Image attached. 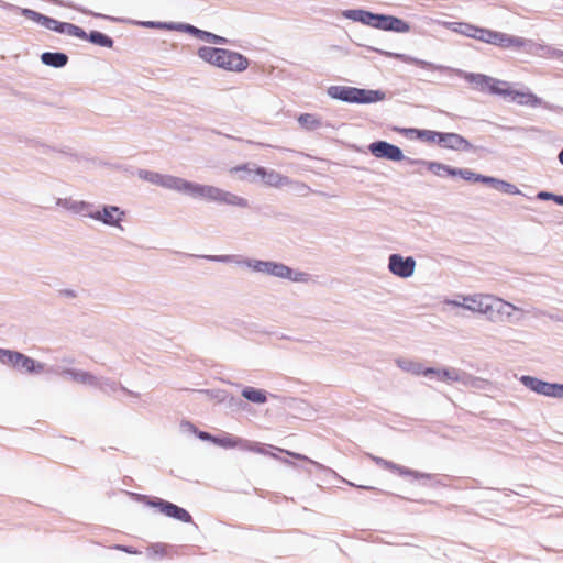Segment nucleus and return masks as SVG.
<instances>
[{"instance_id":"nucleus-1","label":"nucleus","mask_w":563,"mask_h":563,"mask_svg":"<svg viewBox=\"0 0 563 563\" xmlns=\"http://www.w3.org/2000/svg\"><path fill=\"white\" fill-rule=\"evenodd\" d=\"M178 192L207 202H216L238 208H249L250 206L249 200L242 196L213 185L194 183L184 178L181 179Z\"/></svg>"},{"instance_id":"nucleus-2","label":"nucleus","mask_w":563,"mask_h":563,"mask_svg":"<svg viewBox=\"0 0 563 563\" xmlns=\"http://www.w3.org/2000/svg\"><path fill=\"white\" fill-rule=\"evenodd\" d=\"M340 14L344 19L383 31L396 33H408L410 31V25L407 22L394 15L372 13L364 9H347L341 11Z\"/></svg>"},{"instance_id":"nucleus-3","label":"nucleus","mask_w":563,"mask_h":563,"mask_svg":"<svg viewBox=\"0 0 563 563\" xmlns=\"http://www.w3.org/2000/svg\"><path fill=\"white\" fill-rule=\"evenodd\" d=\"M197 56L211 66L231 73H242L250 65L249 59L244 55L225 48L201 46L197 51Z\"/></svg>"},{"instance_id":"nucleus-4","label":"nucleus","mask_w":563,"mask_h":563,"mask_svg":"<svg viewBox=\"0 0 563 563\" xmlns=\"http://www.w3.org/2000/svg\"><path fill=\"white\" fill-rule=\"evenodd\" d=\"M482 316L494 323H514L522 320L525 311L494 295H486Z\"/></svg>"},{"instance_id":"nucleus-5","label":"nucleus","mask_w":563,"mask_h":563,"mask_svg":"<svg viewBox=\"0 0 563 563\" xmlns=\"http://www.w3.org/2000/svg\"><path fill=\"white\" fill-rule=\"evenodd\" d=\"M253 273L278 277L282 279H288L296 283H303L308 280V274L300 271H295L285 264L262 261L255 258H242V265Z\"/></svg>"},{"instance_id":"nucleus-6","label":"nucleus","mask_w":563,"mask_h":563,"mask_svg":"<svg viewBox=\"0 0 563 563\" xmlns=\"http://www.w3.org/2000/svg\"><path fill=\"white\" fill-rule=\"evenodd\" d=\"M446 68V70L452 71L465 79L468 84L472 85L473 89L481 92H488L490 95L500 96V92H503V87L506 86L505 80H500L484 74L467 73L462 69H454L450 67ZM440 70L443 71L444 69Z\"/></svg>"},{"instance_id":"nucleus-7","label":"nucleus","mask_w":563,"mask_h":563,"mask_svg":"<svg viewBox=\"0 0 563 563\" xmlns=\"http://www.w3.org/2000/svg\"><path fill=\"white\" fill-rule=\"evenodd\" d=\"M125 211L118 206L104 205L101 208H95V206L90 203V209L86 217L107 227H112L122 231L123 228L121 223L125 219Z\"/></svg>"},{"instance_id":"nucleus-8","label":"nucleus","mask_w":563,"mask_h":563,"mask_svg":"<svg viewBox=\"0 0 563 563\" xmlns=\"http://www.w3.org/2000/svg\"><path fill=\"white\" fill-rule=\"evenodd\" d=\"M500 96L508 98L510 101L516 102L519 106H526L530 108L544 107L550 108L542 98L538 97L530 90H517L514 89L511 84L506 81V86L503 87Z\"/></svg>"},{"instance_id":"nucleus-9","label":"nucleus","mask_w":563,"mask_h":563,"mask_svg":"<svg viewBox=\"0 0 563 563\" xmlns=\"http://www.w3.org/2000/svg\"><path fill=\"white\" fill-rule=\"evenodd\" d=\"M484 43L492 44L505 49H521L526 48L528 40L525 37L487 29L485 33Z\"/></svg>"},{"instance_id":"nucleus-10","label":"nucleus","mask_w":563,"mask_h":563,"mask_svg":"<svg viewBox=\"0 0 563 563\" xmlns=\"http://www.w3.org/2000/svg\"><path fill=\"white\" fill-rule=\"evenodd\" d=\"M417 262L412 256L394 253L388 257V271L399 278H410L416 271Z\"/></svg>"},{"instance_id":"nucleus-11","label":"nucleus","mask_w":563,"mask_h":563,"mask_svg":"<svg viewBox=\"0 0 563 563\" xmlns=\"http://www.w3.org/2000/svg\"><path fill=\"white\" fill-rule=\"evenodd\" d=\"M368 150L376 158L391 162L406 161L408 163L409 157L404 155L401 148L386 141L373 142L368 145Z\"/></svg>"},{"instance_id":"nucleus-12","label":"nucleus","mask_w":563,"mask_h":563,"mask_svg":"<svg viewBox=\"0 0 563 563\" xmlns=\"http://www.w3.org/2000/svg\"><path fill=\"white\" fill-rule=\"evenodd\" d=\"M137 176L140 179L148 181L153 185L159 186L165 189L177 191L179 190L181 184V177L168 175V174H159L156 172L140 169L137 172Z\"/></svg>"},{"instance_id":"nucleus-13","label":"nucleus","mask_w":563,"mask_h":563,"mask_svg":"<svg viewBox=\"0 0 563 563\" xmlns=\"http://www.w3.org/2000/svg\"><path fill=\"white\" fill-rule=\"evenodd\" d=\"M148 505L157 508L166 517L174 518L181 522H191L192 521L190 514L186 509H184L175 504H172L169 501L157 498L155 500L150 501Z\"/></svg>"},{"instance_id":"nucleus-14","label":"nucleus","mask_w":563,"mask_h":563,"mask_svg":"<svg viewBox=\"0 0 563 563\" xmlns=\"http://www.w3.org/2000/svg\"><path fill=\"white\" fill-rule=\"evenodd\" d=\"M440 24L457 34L478 40L484 42L487 29L478 27L476 25L464 22H448L442 21Z\"/></svg>"},{"instance_id":"nucleus-15","label":"nucleus","mask_w":563,"mask_h":563,"mask_svg":"<svg viewBox=\"0 0 563 563\" xmlns=\"http://www.w3.org/2000/svg\"><path fill=\"white\" fill-rule=\"evenodd\" d=\"M461 371L456 367H427L424 377L452 385L457 384Z\"/></svg>"},{"instance_id":"nucleus-16","label":"nucleus","mask_w":563,"mask_h":563,"mask_svg":"<svg viewBox=\"0 0 563 563\" xmlns=\"http://www.w3.org/2000/svg\"><path fill=\"white\" fill-rule=\"evenodd\" d=\"M14 8L16 10H19L20 13L24 18H26V19H29V20L40 24L41 26H43V27H45L47 30H51V31H54V32L60 34V26H63L64 22H60V21H57V20H55L53 18L46 16V15H44V14H42L40 12H36V11L32 10V9L18 8V7H14Z\"/></svg>"},{"instance_id":"nucleus-17","label":"nucleus","mask_w":563,"mask_h":563,"mask_svg":"<svg viewBox=\"0 0 563 563\" xmlns=\"http://www.w3.org/2000/svg\"><path fill=\"white\" fill-rule=\"evenodd\" d=\"M526 47L528 48V52L530 54L541 58L563 59V51L555 48L549 44L536 43L531 40H528V44Z\"/></svg>"},{"instance_id":"nucleus-18","label":"nucleus","mask_w":563,"mask_h":563,"mask_svg":"<svg viewBox=\"0 0 563 563\" xmlns=\"http://www.w3.org/2000/svg\"><path fill=\"white\" fill-rule=\"evenodd\" d=\"M55 206L73 214H78L82 217H86L90 209V202L77 200L71 197L56 198Z\"/></svg>"},{"instance_id":"nucleus-19","label":"nucleus","mask_w":563,"mask_h":563,"mask_svg":"<svg viewBox=\"0 0 563 563\" xmlns=\"http://www.w3.org/2000/svg\"><path fill=\"white\" fill-rule=\"evenodd\" d=\"M368 457L372 461H374L378 466H380L383 468H386V470H389V471H393V472H397L401 476H412L416 479H418V478H431L430 474L419 473V472L406 468L404 466L397 465V464H395V463H393L390 461H387L385 459H382V457H378V456H375V455H372V454H368Z\"/></svg>"},{"instance_id":"nucleus-20","label":"nucleus","mask_w":563,"mask_h":563,"mask_svg":"<svg viewBox=\"0 0 563 563\" xmlns=\"http://www.w3.org/2000/svg\"><path fill=\"white\" fill-rule=\"evenodd\" d=\"M257 176L268 187L273 188H282L289 186L291 184V179L287 176L282 175L280 173L263 167L262 169H257Z\"/></svg>"},{"instance_id":"nucleus-21","label":"nucleus","mask_w":563,"mask_h":563,"mask_svg":"<svg viewBox=\"0 0 563 563\" xmlns=\"http://www.w3.org/2000/svg\"><path fill=\"white\" fill-rule=\"evenodd\" d=\"M386 99V93L382 90L362 89L354 87L352 103L371 104Z\"/></svg>"},{"instance_id":"nucleus-22","label":"nucleus","mask_w":563,"mask_h":563,"mask_svg":"<svg viewBox=\"0 0 563 563\" xmlns=\"http://www.w3.org/2000/svg\"><path fill=\"white\" fill-rule=\"evenodd\" d=\"M71 382L81 384V385H86V386L99 387L103 390H106L107 387L112 388V384H110L107 379L97 377L93 374L82 371V369H77L74 373V376L71 377Z\"/></svg>"},{"instance_id":"nucleus-23","label":"nucleus","mask_w":563,"mask_h":563,"mask_svg":"<svg viewBox=\"0 0 563 563\" xmlns=\"http://www.w3.org/2000/svg\"><path fill=\"white\" fill-rule=\"evenodd\" d=\"M408 164L424 167L439 177L455 176L454 168L442 163L408 158Z\"/></svg>"},{"instance_id":"nucleus-24","label":"nucleus","mask_w":563,"mask_h":563,"mask_svg":"<svg viewBox=\"0 0 563 563\" xmlns=\"http://www.w3.org/2000/svg\"><path fill=\"white\" fill-rule=\"evenodd\" d=\"M519 380L529 390L550 398L552 383L544 382L530 375H522Z\"/></svg>"},{"instance_id":"nucleus-25","label":"nucleus","mask_w":563,"mask_h":563,"mask_svg":"<svg viewBox=\"0 0 563 563\" xmlns=\"http://www.w3.org/2000/svg\"><path fill=\"white\" fill-rule=\"evenodd\" d=\"M377 52L380 55H383V56L390 57V58H397V59H399V60H401L404 63L415 64V65H417L419 67L429 68V69H433V70H437V69H448L446 66L435 65L433 63H430V62H427V60H422V59L412 57L410 55L400 54V53H393V52L382 51V49H378Z\"/></svg>"},{"instance_id":"nucleus-26","label":"nucleus","mask_w":563,"mask_h":563,"mask_svg":"<svg viewBox=\"0 0 563 563\" xmlns=\"http://www.w3.org/2000/svg\"><path fill=\"white\" fill-rule=\"evenodd\" d=\"M440 144L450 150L470 151L472 144L462 135L456 133H443L440 136Z\"/></svg>"},{"instance_id":"nucleus-27","label":"nucleus","mask_w":563,"mask_h":563,"mask_svg":"<svg viewBox=\"0 0 563 563\" xmlns=\"http://www.w3.org/2000/svg\"><path fill=\"white\" fill-rule=\"evenodd\" d=\"M262 166L255 164H243L240 166L231 167L229 173L232 175H239L238 178L242 181L255 183L257 178V169H262Z\"/></svg>"},{"instance_id":"nucleus-28","label":"nucleus","mask_w":563,"mask_h":563,"mask_svg":"<svg viewBox=\"0 0 563 563\" xmlns=\"http://www.w3.org/2000/svg\"><path fill=\"white\" fill-rule=\"evenodd\" d=\"M457 384L476 390H485L490 385L489 380L474 376L463 369L461 371Z\"/></svg>"},{"instance_id":"nucleus-29","label":"nucleus","mask_w":563,"mask_h":563,"mask_svg":"<svg viewBox=\"0 0 563 563\" xmlns=\"http://www.w3.org/2000/svg\"><path fill=\"white\" fill-rule=\"evenodd\" d=\"M353 90H354V87H351V86H330L327 89V95L331 99L352 103Z\"/></svg>"},{"instance_id":"nucleus-30","label":"nucleus","mask_w":563,"mask_h":563,"mask_svg":"<svg viewBox=\"0 0 563 563\" xmlns=\"http://www.w3.org/2000/svg\"><path fill=\"white\" fill-rule=\"evenodd\" d=\"M487 294H473L464 297V309L473 313L482 314Z\"/></svg>"},{"instance_id":"nucleus-31","label":"nucleus","mask_w":563,"mask_h":563,"mask_svg":"<svg viewBox=\"0 0 563 563\" xmlns=\"http://www.w3.org/2000/svg\"><path fill=\"white\" fill-rule=\"evenodd\" d=\"M481 183L489 184L497 190H500L505 194H509V195H519L520 194V190L515 185L507 183L505 180L494 178V177L484 176L483 178H481Z\"/></svg>"},{"instance_id":"nucleus-32","label":"nucleus","mask_w":563,"mask_h":563,"mask_svg":"<svg viewBox=\"0 0 563 563\" xmlns=\"http://www.w3.org/2000/svg\"><path fill=\"white\" fill-rule=\"evenodd\" d=\"M16 369L24 371L26 373H42L45 368L43 363H38L35 360L20 353Z\"/></svg>"},{"instance_id":"nucleus-33","label":"nucleus","mask_w":563,"mask_h":563,"mask_svg":"<svg viewBox=\"0 0 563 563\" xmlns=\"http://www.w3.org/2000/svg\"><path fill=\"white\" fill-rule=\"evenodd\" d=\"M41 60L46 66H51V67H55V68H60V67H64L67 64L68 57L64 53L46 52V53H43L41 55Z\"/></svg>"},{"instance_id":"nucleus-34","label":"nucleus","mask_w":563,"mask_h":563,"mask_svg":"<svg viewBox=\"0 0 563 563\" xmlns=\"http://www.w3.org/2000/svg\"><path fill=\"white\" fill-rule=\"evenodd\" d=\"M245 440L229 433H225L221 437H216L213 440V444L219 445L224 449H234L239 448L243 450Z\"/></svg>"},{"instance_id":"nucleus-35","label":"nucleus","mask_w":563,"mask_h":563,"mask_svg":"<svg viewBox=\"0 0 563 563\" xmlns=\"http://www.w3.org/2000/svg\"><path fill=\"white\" fill-rule=\"evenodd\" d=\"M397 366L404 372L410 373L416 376H424V371L427 367L419 362L408 360V358H399L396 361Z\"/></svg>"},{"instance_id":"nucleus-36","label":"nucleus","mask_w":563,"mask_h":563,"mask_svg":"<svg viewBox=\"0 0 563 563\" xmlns=\"http://www.w3.org/2000/svg\"><path fill=\"white\" fill-rule=\"evenodd\" d=\"M242 396L253 402V404H257V405H263L267 401V391L263 390V389H257V388H254V387H245L242 389Z\"/></svg>"},{"instance_id":"nucleus-37","label":"nucleus","mask_w":563,"mask_h":563,"mask_svg":"<svg viewBox=\"0 0 563 563\" xmlns=\"http://www.w3.org/2000/svg\"><path fill=\"white\" fill-rule=\"evenodd\" d=\"M86 41L101 47L111 48L113 46V40L99 31H91L87 34Z\"/></svg>"},{"instance_id":"nucleus-38","label":"nucleus","mask_w":563,"mask_h":563,"mask_svg":"<svg viewBox=\"0 0 563 563\" xmlns=\"http://www.w3.org/2000/svg\"><path fill=\"white\" fill-rule=\"evenodd\" d=\"M273 448L272 445H263L258 442H251L249 440H245L244 442V446H243V450L245 451H251V452H255V453H258V454H262V455H268V456H272L274 459H279V456L275 453H272L269 452L268 449Z\"/></svg>"},{"instance_id":"nucleus-39","label":"nucleus","mask_w":563,"mask_h":563,"mask_svg":"<svg viewBox=\"0 0 563 563\" xmlns=\"http://www.w3.org/2000/svg\"><path fill=\"white\" fill-rule=\"evenodd\" d=\"M298 123L307 130H316L321 126V121L316 114L303 113L298 118Z\"/></svg>"},{"instance_id":"nucleus-40","label":"nucleus","mask_w":563,"mask_h":563,"mask_svg":"<svg viewBox=\"0 0 563 563\" xmlns=\"http://www.w3.org/2000/svg\"><path fill=\"white\" fill-rule=\"evenodd\" d=\"M20 352L0 349V362L16 369Z\"/></svg>"},{"instance_id":"nucleus-41","label":"nucleus","mask_w":563,"mask_h":563,"mask_svg":"<svg viewBox=\"0 0 563 563\" xmlns=\"http://www.w3.org/2000/svg\"><path fill=\"white\" fill-rule=\"evenodd\" d=\"M60 34H66L80 40L87 38V33L81 27L68 22H64L63 26H60Z\"/></svg>"},{"instance_id":"nucleus-42","label":"nucleus","mask_w":563,"mask_h":563,"mask_svg":"<svg viewBox=\"0 0 563 563\" xmlns=\"http://www.w3.org/2000/svg\"><path fill=\"white\" fill-rule=\"evenodd\" d=\"M168 550V545L163 543H155L147 548L148 558L152 560H162L165 558Z\"/></svg>"},{"instance_id":"nucleus-43","label":"nucleus","mask_w":563,"mask_h":563,"mask_svg":"<svg viewBox=\"0 0 563 563\" xmlns=\"http://www.w3.org/2000/svg\"><path fill=\"white\" fill-rule=\"evenodd\" d=\"M199 40L205 41L210 44H218V45H223L228 42V40L225 37H222L220 35H217L211 32L203 31V30H201V32H200Z\"/></svg>"},{"instance_id":"nucleus-44","label":"nucleus","mask_w":563,"mask_h":563,"mask_svg":"<svg viewBox=\"0 0 563 563\" xmlns=\"http://www.w3.org/2000/svg\"><path fill=\"white\" fill-rule=\"evenodd\" d=\"M209 261L219 263H234L239 266L242 265V257L238 255H210L207 256Z\"/></svg>"},{"instance_id":"nucleus-45","label":"nucleus","mask_w":563,"mask_h":563,"mask_svg":"<svg viewBox=\"0 0 563 563\" xmlns=\"http://www.w3.org/2000/svg\"><path fill=\"white\" fill-rule=\"evenodd\" d=\"M418 136L427 142H438L440 143V136L443 133L430 131V130H416Z\"/></svg>"},{"instance_id":"nucleus-46","label":"nucleus","mask_w":563,"mask_h":563,"mask_svg":"<svg viewBox=\"0 0 563 563\" xmlns=\"http://www.w3.org/2000/svg\"><path fill=\"white\" fill-rule=\"evenodd\" d=\"M277 451L279 452H284L286 453L287 455L291 456V457H295V459H298L300 461H305L313 466H316L317 468L319 470H323L324 466L316 461H312L310 460L309 457H307L306 455H302V454H299V453H296V452H291V451H287V450H283V449H279V448H275Z\"/></svg>"},{"instance_id":"nucleus-47","label":"nucleus","mask_w":563,"mask_h":563,"mask_svg":"<svg viewBox=\"0 0 563 563\" xmlns=\"http://www.w3.org/2000/svg\"><path fill=\"white\" fill-rule=\"evenodd\" d=\"M139 24L144 27H150V29H163V30H169V31H173V29H174V22L145 21V22H139Z\"/></svg>"},{"instance_id":"nucleus-48","label":"nucleus","mask_w":563,"mask_h":563,"mask_svg":"<svg viewBox=\"0 0 563 563\" xmlns=\"http://www.w3.org/2000/svg\"><path fill=\"white\" fill-rule=\"evenodd\" d=\"M454 173H455V176H460L465 180H473V181H479V183H481V178L484 177L483 175L475 174L470 169L454 168Z\"/></svg>"},{"instance_id":"nucleus-49","label":"nucleus","mask_w":563,"mask_h":563,"mask_svg":"<svg viewBox=\"0 0 563 563\" xmlns=\"http://www.w3.org/2000/svg\"><path fill=\"white\" fill-rule=\"evenodd\" d=\"M173 31L186 32V33H189V34L198 37V38H199L200 32H201L200 29H198L194 25H190V24H185V23H174Z\"/></svg>"},{"instance_id":"nucleus-50","label":"nucleus","mask_w":563,"mask_h":563,"mask_svg":"<svg viewBox=\"0 0 563 563\" xmlns=\"http://www.w3.org/2000/svg\"><path fill=\"white\" fill-rule=\"evenodd\" d=\"M76 371H77L76 368H67V367L58 366L56 368H52L49 372H52L56 375H59V376L64 377L65 379L71 380V377L74 376V373Z\"/></svg>"},{"instance_id":"nucleus-51","label":"nucleus","mask_w":563,"mask_h":563,"mask_svg":"<svg viewBox=\"0 0 563 563\" xmlns=\"http://www.w3.org/2000/svg\"><path fill=\"white\" fill-rule=\"evenodd\" d=\"M76 371H77L76 368H67V367L58 366L56 368H52L49 372H52L56 375H59V376L64 377L65 379L71 380V377L74 376V373Z\"/></svg>"},{"instance_id":"nucleus-52","label":"nucleus","mask_w":563,"mask_h":563,"mask_svg":"<svg viewBox=\"0 0 563 563\" xmlns=\"http://www.w3.org/2000/svg\"><path fill=\"white\" fill-rule=\"evenodd\" d=\"M550 398L563 399V384L552 383Z\"/></svg>"},{"instance_id":"nucleus-53","label":"nucleus","mask_w":563,"mask_h":563,"mask_svg":"<svg viewBox=\"0 0 563 563\" xmlns=\"http://www.w3.org/2000/svg\"><path fill=\"white\" fill-rule=\"evenodd\" d=\"M69 8H73L84 14H90V15H93L96 18H103V19H110V20H115L114 18H110V16H107V15H103V14H100V13H93L87 9H84V8H79V7H76V5H73V4H67Z\"/></svg>"},{"instance_id":"nucleus-54","label":"nucleus","mask_w":563,"mask_h":563,"mask_svg":"<svg viewBox=\"0 0 563 563\" xmlns=\"http://www.w3.org/2000/svg\"><path fill=\"white\" fill-rule=\"evenodd\" d=\"M464 297L465 296H459V298H456V299H448L444 302L448 306L456 307V308H463L464 309V305H462V303H464Z\"/></svg>"},{"instance_id":"nucleus-55","label":"nucleus","mask_w":563,"mask_h":563,"mask_svg":"<svg viewBox=\"0 0 563 563\" xmlns=\"http://www.w3.org/2000/svg\"><path fill=\"white\" fill-rule=\"evenodd\" d=\"M197 435H198L199 439H201L203 441H210L212 443H213V440L216 439L214 435H211L210 433L205 432V431L197 432Z\"/></svg>"},{"instance_id":"nucleus-56","label":"nucleus","mask_w":563,"mask_h":563,"mask_svg":"<svg viewBox=\"0 0 563 563\" xmlns=\"http://www.w3.org/2000/svg\"><path fill=\"white\" fill-rule=\"evenodd\" d=\"M540 200H553L554 194L540 191L537 196Z\"/></svg>"},{"instance_id":"nucleus-57","label":"nucleus","mask_w":563,"mask_h":563,"mask_svg":"<svg viewBox=\"0 0 563 563\" xmlns=\"http://www.w3.org/2000/svg\"><path fill=\"white\" fill-rule=\"evenodd\" d=\"M181 428L184 431H189V432H195V433L197 432L194 424H191L189 422L181 423Z\"/></svg>"},{"instance_id":"nucleus-58","label":"nucleus","mask_w":563,"mask_h":563,"mask_svg":"<svg viewBox=\"0 0 563 563\" xmlns=\"http://www.w3.org/2000/svg\"><path fill=\"white\" fill-rule=\"evenodd\" d=\"M278 461L283 462L284 464L288 465V466H291V467H298V465L296 463H294L292 461L288 460V459H284V457H280L277 459Z\"/></svg>"},{"instance_id":"nucleus-59","label":"nucleus","mask_w":563,"mask_h":563,"mask_svg":"<svg viewBox=\"0 0 563 563\" xmlns=\"http://www.w3.org/2000/svg\"><path fill=\"white\" fill-rule=\"evenodd\" d=\"M553 200H554L556 203H559V205L563 206V196L554 195Z\"/></svg>"},{"instance_id":"nucleus-60","label":"nucleus","mask_w":563,"mask_h":563,"mask_svg":"<svg viewBox=\"0 0 563 563\" xmlns=\"http://www.w3.org/2000/svg\"><path fill=\"white\" fill-rule=\"evenodd\" d=\"M117 549L123 550L129 553H136V551L132 550L131 548L117 547Z\"/></svg>"},{"instance_id":"nucleus-61","label":"nucleus","mask_w":563,"mask_h":563,"mask_svg":"<svg viewBox=\"0 0 563 563\" xmlns=\"http://www.w3.org/2000/svg\"><path fill=\"white\" fill-rule=\"evenodd\" d=\"M558 159L560 162L561 165H563V148L561 150V152L559 153L558 155Z\"/></svg>"},{"instance_id":"nucleus-62","label":"nucleus","mask_w":563,"mask_h":563,"mask_svg":"<svg viewBox=\"0 0 563 563\" xmlns=\"http://www.w3.org/2000/svg\"><path fill=\"white\" fill-rule=\"evenodd\" d=\"M67 295H69V296H73V297H74V296H75V292L70 290V291H67Z\"/></svg>"},{"instance_id":"nucleus-63","label":"nucleus","mask_w":563,"mask_h":563,"mask_svg":"<svg viewBox=\"0 0 563 563\" xmlns=\"http://www.w3.org/2000/svg\"><path fill=\"white\" fill-rule=\"evenodd\" d=\"M362 488H365V489H369L371 487L368 486H361Z\"/></svg>"}]
</instances>
